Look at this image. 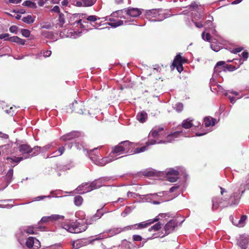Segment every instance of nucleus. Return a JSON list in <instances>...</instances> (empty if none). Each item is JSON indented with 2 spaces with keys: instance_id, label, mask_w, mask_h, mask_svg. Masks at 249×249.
Returning a JSON list of instances; mask_svg holds the SVG:
<instances>
[{
  "instance_id": "obj_1",
  "label": "nucleus",
  "mask_w": 249,
  "mask_h": 249,
  "mask_svg": "<svg viewBox=\"0 0 249 249\" xmlns=\"http://www.w3.org/2000/svg\"><path fill=\"white\" fill-rule=\"evenodd\" d=\"M145 16L146 18L149 20L160 21L170 17L171 15L168 14L166 10L155 9L146 10Z\"/></svg>"
},
{
  "instance_id": "obj_2",
  "label": "nucleus",
  "mask_w": 249,
  "mask_h": 249,
  "mask_svg": "<svg viewBox=\"0 0 249 249\" xmlns=\"http://www.w3.org/2000/svg\"><path fill=\"white\" fill-rule=\"evenodd\" d=\"M138 144L129 141L121 142L114 147H112L111 153L120 155L132 153L131 149H133Z\"/></svg>"
},
{
  "instance_id": "obj_3",
  "label": "nucleus",
  "mask_w": 249,
  "mask_h": 249,
  "mask_svg": "<svg viewBox=\"0 0 249 249\" xmlns=\"http://www.w3.org/2000/svg\"><path fill=\"white\" fill-rule=\"evenodd\" d=\"M62 228L72 233H78L85 231L86 227L78 222H70L65 224Z\"/></svg>"
},
{
  "instance_id": "obj_4",
  "label": "nucleus",
  "mask_w": 249,
  "mask_h": 249,
  "mask_svg": "<svg viewBox=\"0 0 249 249\" xmlns=\"http://www.w3.org/2000/svg\"><path fill=\"white\" fill-rule=\"evenodd\" d=\"M68 113H77L80 115H83L86 111L85 106L82 102H77L74 100L72 104H70L69 107L67 108Z\"/></svg>"
},
{
  "instance_id": "obj_5",
  "label": "nucleus",
  "mask_w": 249,
  "mask_h": 249,
  "mask_svg": "<svg viewBox=\"0 0 249 249\" xmlns=\"http://www.w3.org/2000/svg\"><path fill=\"white\" fill-rule=\"evenodd\" d=\"M99 185H97L96 181L92 182L89 184L88 183H83L79 186L76 190L77 191L80 192L81 194H84L90 192L94 189H97Z\"/></svg>"
},
{
  "instance_id": "obj_6",
  "label": "nucleus",
  "mask_w": 249,
  "mask_h": 249,
  "mask_svg": "<svg viewBox=\"0 0 249 249\" xmlns=\"http://www.w3.org/2000/svg\"><path fill=\"white\" fill-rule=\"evenodd\" d=\"M187 59L182 57L180 54H178L175 57L172 66L177 68L178 71L180 73L183 70L182 64L187 62Z\"/></svg>"
},
{
  "instance_id": "obj_7",
  "label": "nucleus",
  "mask_w": 249,
  "mask_h": 249,
  "mask_svg": "<svg viewBox=\"0 0 249 249\" xmlns=\"http://www.w3.org/2000/svg\"><path fill=\"white\" fill-rule=\"evenodd\" d=\"M102 239V238L100 237H97L92 240H89L86 239H78L73 242L72 244V248L73 249H78L82 247L87 246L94 241L100 240Z\"/></svg>"
},
{
  "instance_id": "obj_8",
  "label": "nucleus",
  "mask_w": 249,
  "mask_h": 249,
  "mask_svg": "<svg viewBox=\"0 0 249 249\" xmlns=\"http://www.w3.org/2000/svg\"><path fill=\"white\" fill-rule=\"evenodd\" d=\"M64 216L59 214H52L51 216H43L41 218L39 223H47L48 222H56L63 220Z\"/></svg>"
},
{
  "instance_id": "obj_9",
  "label": "nucleus",
  "mask_w": 249,
  "mask_h": 249,
  "mask_svg": "<svg viewBox=\"0 0 249 249\" xmlns=\"http://www.w3.org/2000/svg\"><path fill=\"white\" fill-rule=\"evenodd\" d=\"M25 245L29 249H38L40 247V244L38 240L33 237H29L26 239Z\"/></svg>"
},
{
  "instance_id": "obj_10",
  "label": "nucleus",
  "mask_w": 249,
  "mask_h": 249,
  "mask_svg": "<svg viewBox=\"0 0 249 249\" xmlns=\"http://www.w3.org/2000/svg\"><path fill=\"white\" fill-rule=\"evenodd\" d=\"M82 135V133L77 131H71L61 136L60 138L62 141H71L74 139L78 138Z\"/></svg>"
},
{
  "instance_id": "obj_11",
  "label": "nucleus",
  "mask_w": 249,
  "mask_h": 249,
  "mask_svg": "<svg viewBox=\"0 0 249 249\" xmlns=\"http://www.w3.org/2000/svg\"><path fill=\"white\" fill-rule=\"evenodd\" d=\"M182 133V131H176L174 133H172L168 135L166 138L165 140L160 141L158 142V143H170L175 140V139L178 138L180 134Z\"/></svg>"
},
{
  "instance_id": "obj_12",
  "label": "nucleus",
  "mask_w": 249,
  "mask_h": 249,
  "mask_svg": "<svg viewBox=\"0 0 249 249\" xmlns=\"http://www.w3.org/2000/svg\"><path fill=\"white\" fill-rule=\"evenodd\" d=\"M177 226V223L175 220H170L164 226V229L165 231V234L168 235L174 231Z\"/></svg>"
},
{
  "instance_id": "obj_13",
  "label": "nucleus",
  "mask_w": 249,
  "mask_h": 249,
  "mask_svg": "<svg viewBox=\"0 0 249 249\" xmlns=\"http://www.w3.org/2000/svg\"><path fill=\"white\" fill-rule=\"evenodd\" d=\"M126 14L130 17L136 18L139 16L142 11L140 9L135 8H129L125 10Z\"/></svg>"
},
{
  "instance_id": "obj_14",
  "label": "nucleus",
  "mask_w": 249,
  "mask_h": 249,
  "mask_svg": "<svg viewBox=\"0 0 249 249\" xmlns=\"http://www.w3.org/2000/svg\"><path fill=\"white\" fill-rule=\"evenodd\" d=\"M152 224V222H149L148 220L141 222L138 224L131 226V229L138 230L145 228Z\"/></svg>"
},
{
  "instance_id": "obj_15",
  "label": "nucleus",
  "mask_w": 249,
  "mask_h": 249,
  "mask_svg": "<svg viewBox=\"0 0 249 249\" xmlns=\"http://www.w3.org/2000/svg\"><path fill=\"white\" fill-rule=\"evenodd\" d=\"M18 150L23 154H29L33 151V149L29 144H23L19 146Z\"/></svg>"
},
{
  "instance_id": "obj_16",
  "label": "nucleus",
  "mask_w": 249,
  "mask_h": 249,
  "mask_svg": "<svg viewBox=\"0 0 249 249\" xmlns=\"http://www.w3.org/2000/svg\"><path fill=\"white\" fill-rule=\"evenodd\" d=\"M163 130L164 127L163 126L155 127L151 130L149 135H150L154 138H156L159 136L160 132L163 131Z\"/></svg>"
},
{
  "instance_id": "obj_17",
  "label": "nucleus",
  "mask_w": 249,
  "mask_h": 249,
  "mask_svg": "<svg viewBox=\"0 0 249 249\" xmlns=\"http://www.w3.org/2000/svg\"><path fill=\"white\" fill-rule=\"evenodd\" d=\"M147 114L144 111L139 112L136 116L137 119L141 123H144L147 119Z\"/></svg>"
},
{
  "instance_id": "obj_18",
  "label": "nucleus",
  "mask_w": 249,
  "mask_h": 249,
  "mask_svg": "<svg viewBox=\"0 0 249 249\" xmlns=\"http://www.w3.org/2000/svg\"><path fill=\"white\" fill-rule=\"evenodd\" d=\"M216 120L211 117H206L204 119V123L206 127L215 125Z\"/></svg>"
},
{
  "instance_id": "obj_19",
  "label": "nucleus",
  "mask_w": 249,
  "mask_h": 249,
  "mask_svg": "<svg viewBox=\"0 0 249 249\" xmlns=\"http://www.w3.org/2000/svg\"><path fill=\"white\" fill-rule=\"evenodd\" d=\"M108 162V160L107 158H103L101 156H98L95 160V164L100 166H104Z\"/></svg>"
},
{
  "instance_id": "obj_20",
  "label": "nucleus",
  "mask_w": 249,
  "mask_h": 249,
  "mask_svg": "<svg viewBox=\"0 0 249 249\" xmlns=\"http://www.w3.org/2000/svg\"><path fill=\"white\" fill-rule=\"evenodd\" d=\"M35 229H38L40 230H43L45 229L44 227L38 226L36 228H35L33 226H30L28 227L26 229L24 230L25 232L28 234H34L36 233L35 231Z\"/></svg>"
},
{
  "instance_id": "obj_21",
  "label": "nucleus",
  "mask_w": 249,
  "mask_h": 249,
  "mask_svg": "<svg viewBox=\"0 0 249 249\" xmlns=\"http://www.w3.org/2000/svg\"><path fill=\"white\" fill-rule=\"evenodd\" d=\"M192 120H190L188 118L183 121L181 124V126L185 129H189L193 126V124L192 123Z\"/></svg>"
},
{
  "instance_id": "obj_22",
  "label": "nucleus",
  "mask_w": 249,
  "mask_h": 249,
  "mask_svg": "<svg viewBox=\"0 0 249 249\" xmlns=\"http://www.w3.org/2000/svg\"><path fill=\"white\" fill-rule=\"evenodd\" d=\"M109 20L110 22L108 23V24L113 27H116L123 24V21L122 20L115 21L113 18H109Z\"/></svg>"
},
{
  "instance_id": "obj_23",
  "label": "nucleus",
  "mask_w": 249,
  "mask_h": 249,
  "mask_svg": "<svg viewBox=\"0 0 249 249\" xmlns=\"http://www.w3.org/2000/svg\"><path fill=\"white\" fill-rule=\"evenodd\" d=\"M103 213L102 209L98 210L96 213L91 217L90 220L91 221H96L97 219L100 218L103 215Z\"/></svg>"
},
{
  "instance_id": "obj_24",
  "label": "nucleus",
  "mask_w": 249,
  "mask_h": 249,
  "mask_svg": "<svg viewBox=\"0 0 249 249\" xmlns=\"http://www.w3.org/2000/svg\"><path fill=\"white\" fill-rule=\"evenodd\" d=\"M35 17H33L31 15H28L26 17H23L22 19V20L27 24L32 23L35 21Z\"/></svg>"
},
{
  "instance_id": "obj_25",
  "label": "nucleus",
  "mask_w": 249,
  "mask_h": 249,
  "mask_svg": "<svg viewBox=\"0 0 249 249\" xmlns=\"http://www.w3.org/2000/svg\"><path fill=\"white\" fill-rule=\"evenodd\" d=\"M211 47L215 52H218L221 49V46L216 44V39H213L211 44Z\"/></svg>"
},
{
  "instance_id": "obj_26",
  "label": "nucleus",
  "mask_w": 249,
  "mask_h": 249,
  "mask_svg": "<svg viewBox=\"0 0 249 249\" xmlns=\"http://www.w3.org/2000/svg\"><path fill=\"white\" fill-rule=\"evenodd\" d=\"M213 206L212 208L213 210H216L219 206V204L221 202L220 199L218 198H214L213 200Z\"/></svg>"
},
{
  "instance_id": "obj_27",
  "label": "nucleus",
  "mask_w": 249,
  "mask_h": 249,
  "mask_svg": "<svg viewBox=\"0 0 249 249\" xmlns=\"http://www.w3.org/2000/svg\"><path fill=\"white\" fill-rule=\"evenodd\" d=\"M206 30L205 29V31H204L202 33V35H201L202 38L205 41H208L209 42H210L211 43V42H212V41H211V36L210 35V33H207L206 34H205Z\"/></svg>"
},
{
  "instance_id": "obj_28",
  "label": "nucleus",
  "mask_w": 249,
  "mask_h": 249,
  "mask_svg": "<svg viewBox=\"0 0 249 249\" xmlns=\"http://www.w3.org/2000/svg\"><path fill=\"white\" fill-rule=\"evenodd\" d=\"M23 159L22 157H7L6 160H9L11 163H18L19 162Z\"/></svg>"
},
{
  "instance_id": "obj_29",
  "label": "nucleus",
  "mask_w": 249,
  "mask_h": 249,
  "mask_svg": "<svg viewBox=\"0 0 249 249\" xmlns=\"http://www.w3.org/2000/svg\"><path fill=\"white\" fill-rule=\"evenodd\" d=\"M57 21H58L57 24L59 25V26L60 27H62L63 26V24L65 22L64 15L63 14H62V13L59 14Z\"/></svg>"
},
{
  "instance_id": "obj_30",
  "label": "nucleus",
  "mask_w": 249,
  "mask_h": 249,
  "mask_svg": "<svg viewBox=\"0 0 249 249\" xmlns=\"http://www.w3.org/2000/svg\"><path fill=\"white\" fill-rule=\"evenodd\" d=\"M247 216L245 215H243L240 219L238 221V224H236V225L239 227H243L245 225V221L247 219Z\"/></svg>"
},
{
  "instance_id": "obj_31",
  "label": "nucleus",
  "mask_w": 249,
  "mask_h": 249,
  "mask_svg": "<svg viewBox=\"0 0 249 249\" xmlns=\"http://www.w3.org/2000/svg\"><path fill=\"white\" fill-rule=\"evenodd\" d=\"M22 5L24 6H26L28 7L31 8H36V4L35 2H33L30 0H26L24 1Z\"/></svg>"
},
{
  "instance_id": "obj_32",
  "label": "nucleus",
  "mask_w": 249,
  "mask_h": 249,
  "mask_svg": "<svg viewBox=\"0 0 249 249\" xmlns=\"http://www.w3.org/2000/svg\"><path fill=\"white\" fill-rule=\"evenodd\" d=\"M241 186L244 187V191L249 190V174L245 178L244 182L241 185Z\"/></svg>"
},
{
  "instance_id": "obj_33",
  "label": "nucleus",
  "mask_w": 249,
  "mask_h": 249,
  "mask_svg": "<svg viewBox=\"0 0 249 249\" xmlns=\"http://www.w3.org/2000/svg\"><path fill=\"white\" fill-rule=\"evenodd\" d=\"M147 149V146L146 145L140 147V148H136L133 150V149H131V151H132V152L133 154H137L140 153L142 152L145 151Z\"/></svg>"
},
{
  "instance_id": "obj_34",
  "label": "nucleus",
  "mask_w": 249,
  "mask_h": 249,
  "mask_svg": "<svg viewBox=\"0 0 249 249\" xmlns=\"http://www.w3.org/2000/svg\"><path fill=\"white\" fill-rule=\"evenodd\" d=\"M83 201V199L81 196H77L74 197V203L77 206H80L82 204Z\"/></svg>"
},
{
  "instance_id": "obj_35",
  "label": "nucleus",
  "mask_w": 249,
  "mask_h": 249,
  "mask_svg": "<svg viewBox=\"0 0 249 249\" xmlns=\"http://www.w3.org/2000/svg\"><path fill=\"white\" fill-rule=\"evenodd\" d=\"M96 0H82L84 6H91L93 5Z\"/></svg>"
},
{
  "instance_id": "obj_36",
  "label": "nucleus",
  "mask_w": 249,
  "mask_h": 249,
  "mask_svg": "<svg viewBox=\"0 0 249 249\" xmlns=\"http://www.w3.org/2000/svg\"><path fill=\"white\" fill-rule=\"evenodd\" d=\"M161 224L160 222H158L155 224L154 226H152L149 229V231H158L161 228Z\"/></svg>"
},
{
  "instance_id": "obj_37",
  "label": "nucleus",
  "mask_w": 249,
  "mask_h": 249,
  "mask_svg": "<svg viewBox=\"0 0 249 249\" xmlns=\"http://www.w3.org/2000/svg\"><path fill=\"white\" fill-rule=\"evenodd\" d=\"M100 19V18L97 17L96 16H95V15L89 16L86 18V19L88 21H91V22H95L96 20H99Z\"/></svg>"
},
{
  "instance_id": "obj_38",
  "label": "nucleus",
  "mask_w": 249,
  "mask_h": 249,
  "mask_svg": "<svg viewBox=\"0 0 249 249\" xmlns=\"http://www.w3.org/2000/svg\"><path fill=\"white\" fill-rule=\"evenodd\" d=\"M178 178H179L178 177V176H172L168 175L167 177V180H168L169 181H170L171 182H176Z\"/></svg>"
},
{
  "instance_id": "obj_39",
  "label": "nucleus",
  "mask_w": 249,
  "mask_h": 249,
  "mask_svg": "<svg viewBox=\"0 0 249 249\" xmlns=\"http://www.w3.org/2000/svg\"><path fill=\"white\" fill-rule=\"evenodd\" d=\"M224 69L223 70L224 71H225V69L229 71H233L237 69V68L234 66L227 64L224 66Z\"/></svg>"
},
{
  "instance_id": "obj_40",
  "label": "nucleus",
  "mask_w": 249,
  "mask_h": 249,
  "mask_svg": "<svg viewBox=\"0 0 249 249\" xmlns=\"http://www.w3.org/2000/svg\"><path fill=\"white\" fill-rule=\"evenodd\" d=\"M168 175L178 176L179 175V172L177 170L172 169L168 171L167 173V176Z\"/></svg>"
},
{
  "instance_id": "obj_41",
  "label": "nucleus",
  "mask_w": 249,
  "mask_h": 249,
  "mask_svg": "<svg viewBox=\"0 0 249 249\" xmlns=\"http://www.w3.org/2000/svg\"><path fill=\"white\" fill-rule=\"evenodd\" d=\"M13 176V169H10L8 170V171L7 172L6 175L7 179H8L9 180H11Z\"/></svg>"
},
{
  "instance_id": "obj_42",
  "label": "nucleus",
  "mask_w": 249,
  "mask_h": 249,
  "mask_svg": "<svg viewBox=\"0 0 249 249\" xmlns=\"http://www.w3.org/2000/svg\"><path fill=\"white\" fill-rule=\"evenodd\" d=\"M21 33L22 35L26 37H28L30 35V31L27 29H21Z\"/></svg>"
},
{
  "instance_id": "obj_43",
  "label": "nucleus",
  "mask_w": 249,
  "mask_h": 249,
  "mask_svg": "<svg viewBox=\"0 0 249 249\" xmlns=\"http://www.w3.org/2000/svg\"><path fill=\"white\" fill-rule=\"evenodd\" d=\"M225 64V62L224 61H219L216 64V66L214 68V70L215 71H218V72H220L221 71H219L218 70V67L219 66H223Z\"/></svg>"
},
{
  "instance_id": "obj_44",
  "label": "nucleus",
  "mask_w": 249,
  "mask_h": 249,
  "mask_svg": "<svg viewBox=\"0 0 249 249\" xmlns=\"http://www.w3.org/2000/svg\"><path fill=\"white\" fill-rule=\"evenodd\" d=\"M143 175L145 177H153L155 175V173L153 171H145L143 173Z\"/></svg>"
},
{
  "instance_id": "obj_45",
  "label": "nucleus",
  "mask_w": 249,
  "mask_h": 249,
  "mask_svg": "<svg viewBox=\"0 0 249 249\" xmlns=\"http://www.w3.org/2000/svg\"><path fill=\"white\" fill-rule=\"evenodd\" d=\"M18 29V27L16 25L11 26L9 28L11 33L16 34Z\"/></svg>"
},
{
  "instance_id": "obj_46",
  "label": "nucleus",
  "mask_w": 249,
  "mask_h": 249,
  "mask_svg": "<svg viewBox=\"0 0 249 249\" xmlns=\"http://www.w3.org/2000/svg\"><path fill=\"white\" fill-rule=\"evenodd\" d=\"M18 36H12V37H10L7 38V39L8 40V41H9L10 42L17 43V42H18L17 41L18 40Z\"/></svg>"
},
{
  "instance_id": "obj_47",
  "label": "nucleus",
  "mask_w": 249,
  "mask_h": 249,
  "mask_svg": "<svg viewBox=\"0 0 249 249\" xmlns=\"http://www.w3.org/2000/svg\"><path fill=\"white\" fill-rule=\"evenodd\" d=\"M9 36L10 35L7 33L1 34L0 35V39H4L5 40L8 41V40L7 39V38L10 37Z\"/></svg>"
},
{
  "instance_id": "obj_48",
  "label": "nucleus",
  "mask_w": 249,
  "mask_h": 249,
  "mask_svg": "<svg viewBox=\"0 0 249 249\" xmlns=\"http://www.w3.org/2000/svg\"><path fill=\"white\" fill-rule=\"evenodd\" d=\"M132 237L135 241H141L142 240V237L139 235H133Z\"/></svg>"
},
{
  "instance_id": "obj_49",
  "label": "nucleus",
  "mask_w": 249,
  "mask_h": 249,
  "mask_svg": "<svg viewBox=\"0 0 249 249\" xmlns=\"http://www.w3.org/2000/svg\"><path fill=\"white\" fill-rule=\"evenodd\" d=\"M241 56L245 60H246L249 57V53L247 51L243 52L241 53Z\"/></svg>"
},
{
  "instance_id": "obj_50",
  "label": "nucleus",
  "mask_w": 249,
  "mask_h": 249,
  "mask_svg": "<svg viewBox=\"0 0 249 249\" xmlns=\"http://www.w3.org/2000/svg\"><path fill=\"white\" fill-rule=\"evenodd\" d=\"M65 148L64 146H60L58 148V151L60 153L59 155H62L65 152Z\"/></svg>"
},
{
  "instance_id": "obj_51",
  "label": "nucleus",
  "mask_w": 249,
  "mask_h": 249,
  "mask_svg": "<svg viewBox=\"0 0 249 249\" xmlns=\"http://www.w3.org/2000/svg\"><path fill=\"white\" fill-rule=\"evenodd\" d=\"M156 143V141L155 140H150L146 142V146H148L150 145H152Z\"/></svg>"
},
{
  "instance_id": "obj_52",
  "label": "nucleus",
  "mask_w": 249,
  "mask_h": 249,
  "mask_svg": "<svg viewBox=\"0 0 249 249\" xmlns=\"http://www.w3.org/2000/svg\"><path fill=\"white\" fill-rule=\"evenodd\" d=\"M243 50V48L242 47L236 48L232 50V53H238L241 52Z\"/></svg>"
},
{
  "instance_id": "obj_53",
  "label": "nucleus",
  "mask_w": 249,
  "mask_h": 249,
  "mask_svg": "<svg viewBox=\"0 0 249 249\" xmlns=\"http://www.w3.org/2000/svg\"><path fill=\"white\" fill-rule=\"evenodd\" d=\"M52 11L55 13H60V9L58 6H54L52 10Z\"/></svg>"
},
{
  "instance_id": "obj_54",
  "label": "nucleus",
  "mask_w": 249,
  "mask_h": 249,
  "mask_svg": "<svg viewBox=\"0 0 249 249\" xmlns=\"http://www.w3.org/2000/svg\"><path fill=\"white\" fill-rule=\"evenodd\" d=\"M51 53H52V52L51 51L47 50V51H46L45 52H44L43 56L45 57H49L51 55Z\"/></svg>"
},
{
  "instance_id": "obj_55",
  "label": "nucleus",
  "mask_w": 249,
  "mask_h": 249,
  "mask_svg": "<svg viewBox=\"0 0 249 249\" xmlns=\"http://www.w3.org/2000/svg\"><path fill=\"white\" fill-rule=\"evenodd\" d=\"M17 43L18 44L23 45L25 44V40L24 39H21L19 37L18 38V40L17 41Z\"/></svg>"
},
{
  "instance_id": "obj_56",
  "label": "nucleus",
  "mask_w": 249,
  "mask_h": 249,
  "mask_svg": "<svg viewBox=\"0 0 249 249\" xmlns=\"http://www.w3.org/2000/svg\"><path fill=\"white\" fill-rule=\"evenodd\" d=\"M47 197H50V196H37L35 198V201H39L41 199H43L45 198H46Z\"/></svg>"
},
{
  "instance_id": "obj_57",
  "label": "nucleus",
  "mask_w": 249,
  "mask_h": 249,
  "mask_svg": "<svg viewBox=\"0 0 249 249\" xmlns=\"http://www.w3.org/2000/svg\"><path fill=\"white\" fill-rule=\"evenodd\" d=\"M183 105L182 104H178L177 107V110L179 111V112H180L183 109Z\"/></svg>"
},
{
  "instance_id": "obj_58",
  "label": "nucleus",
  "mask_w": 249,
  "mask_h": 249,
  "mask_svg": "<svg viewBox=\"0 0 249 249\" xmlns=\"http://www.w3.org/2000/svg\"><path fill=\"white\" fill-rule=\"evenodd\" d=\"M178 188H179V186H178V185L174 186L172 187L170 189V192H171V193H173V192H174L175 190H176L177 189H178Z\"/></svg>"
},
{
  "instance_id": "obj_59",
  "label": "nucleus",
  "mask_w": 249,
  "mask_h": 249,
  "mask_svg": "<svg viewBox=\"0 0 249 249\" xmlns=\"http://www.w3.org/2000/svg\"><path fill=\"white\" fill-rule=\"evenodd\" d=\"M194 23L196 26L198 28H201L203 26L201 22H195Z\"/></svg>"
},
{
  "instance_id": "obj_60",
  "label": "nucleus",
  "mask_w": 249,
  "mask_h": 249,
  "mask_svg": "<svg viewBox=\"0 0 249 249\" xmlns=\"http://www.w3.org/2000/svg\"><path fill=\"white\" fill-rule=\"evenodd\" d=\"M10 3H19L21 2V0H9Z\"/></svg>"
},
{
  "instance_id": "obj_61",
  "label": "nucleus",
  "mask_w": 249,
  "mask_h": 249,
  "mask_svg": "<svg viewBox=\"0 0 249 249\" xmlns=\"http://www.w3.org/2000/svg\"><path fill=\"white\" fill-rule=\"evenodd\" d=\"M68 3H69V1L67 0H63L61 2L62 5L63 6H67Z\"/></svg>"
},
{
  "instance_id": "obj_62",
  "label": "nucleus",
  "mask_w": 249,
  "mask_h": 249,
  "mask_svg": "<svg viewBox=\"0 0 249 249\" xmlns=\"http://www.w3.org/2000/svg\"><path fill=\"white\" fill-rule=\"evenodd\" d=\"M207 24L213 26V23H212V21L210 20H208L206 21H205V22L204 23V25H206Z\"/></svg>"
},
{
  "instance_id": "obj_63",
  "label": "nucleus",
  "mask_w": 249,
  "mask_h": 249,
  "mask_svg": "<svg viewBox=\"0 0 249 249\" xmlns=\"http://www.w3.org/2000/svg\"><path fill=\"white\" fill-rule=\"evenodd\" d=\"M234 60H236L238 62V67L243 63V61L241 59H234Z\"/></svg>"
},
{
  "instance_id": "obj_64",
  "label": "nucleus",
  "mask_w": 249,
  "mask_h": 249,
  "mask_svg": "<svg viewBox=\"0 0 249 249\" xmlns=\"http://www.w3.org/2000/svg\"><path fill=\"white\" fill-rule=\"evenodd\" d=\"M44 1L43 0H39L38 2V4L40 6H42L44 4Z\"/></svg>"
}]
</instances>
